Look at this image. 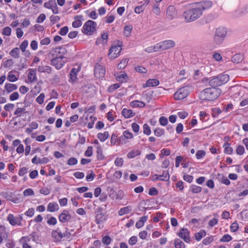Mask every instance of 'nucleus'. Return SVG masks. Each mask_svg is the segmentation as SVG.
<instances>
[{
  "instance_id": "2eb2a0df",
  "label": "nucleus",
  "mask_w": 248,
  "mask_h": 248,
  "mask_svg": "<svg viewBox=\"0 0 248 248\" xmlns=\"http://www.w3.org/2000/svg\"><path fill=\"white\" fill-rule=\"evenodd\" d=\"M64 63L65 62L62 59V57H56L51 61V64L55 66L57 69H61Z\"/></svg>"
},
{
  "instance_id": "37998d69",
  "label": "nucleus",
  "mask_w": 248,
  "mask_h": 248,
  "mask_svg": "<svg viewBox=\"0 0 248 248\" xmlns=\"http://www.w3.org/2000/svg\"><path fill=\"white\" fill-rule=\"evenodd\" d=\"M142 97L144 98V99L146 100L147 103H149L152 99V93L149 92H145L143 93Z\"/></svg>"
},
{
  "instance_id": "4d7b16f0",
  "label": "nucleus",
  "mask_w": 248,
  "mask_h": 248,
  "mask_svg": "<svg viewBox=\"0 0 248 248\" xmlns=\"http://www.w3.org/2000/svg\"><path fill=\"white\" fill-rule=\"evenodd\" d=\"M205 155V152L203 150H199L196 154V157L198 159L202 158Z\"/></svg>"
},
{
  "instance_id": "f3484780",
  "label": "nucleus",
  "mask_w": 248,
  "mask_h": 248,
  "mask_svg": "<svg viewBox=\"0 0 248 248\" xmlns=\"http://www.w3.org/2000/svg\"><path fill=\"white\" fill-rule=\"evenodd\" d=\"M51 235L52 238H54V241L55 242H59L61 239L64 237V235L61 232H58L56 230H53L52 232Z\"/></svg>"
},
{
  "instance_id": "0eeeda50",
  "label": "nucleus",
  "mask_w": 248,
  "mask_h": 248,
  "mask_svg": "<svg viewBox=\"0 0 248 248\" xmlns=\"http://www.w3.org/2000/svg\"><path fill=\"white\" fill-rule=\"evenodd\" d=\"M1 196L7 200L11 201L15 203H20L21 201L20 198L16 196L14 193L7 192H3L1 193Z\"/></svg>"
},
{
  "instance_id": "aec40b11",
  "label": "nucleus",
  "mask_w": 248,
  "mask_h": 248,
  "mask_svg": "<svg viewBox=\"0 0 248 248\" xmlns=\"http://www.w3.org/2000/svg\"><path fill=\"white\" fill-rule=\"evenodd\" d=\"M83 17L82 16H75L74 19L75 21L72 23V26L74 28H78L81 26L82 22L81 21V19Z\"/></svg>"
},
{
  "instance_id": "ddd939ff",
  "label": "nucleus",
  "mask_w": 248,
  "mask_h": 248,
  "mask_svg": "<svg viewBox=\"0 0 248 248\" xmlns=\"http://www.w3.org/2000/svg\"><path fill=\"white\" fill-rule=\"evenodd\" d=\"M167 18L171 20L176 17L177 11L173 6L170 5L166 11Z\"/></svg>"
},
{
  "instance_id": "a19ab883",
  "label": "nucleus",
  "mask_w": 248,
  "mask_h": 248,
  "mask_svg": "<svg viewBox=\"0 0 248 248\" xmlns=\"http://www.w3.org/2000/svg\"><path fill=\"white\" fill-rule=\"evenodd\" d=\"M128 60L126 59H123L121 62L118 64V68L119 69H124L127 64Z\"/></svg>"
},
{
  "instance_id": "cd10ccee",
  "label": "nucleus",
  "mask_w": 248,
  "mask_h": 248,
  "mask_svg": "<svg viewBox=\"0 0 248 248\" xmlns=\"http://www.w3.org/2000/svg\"><path fill=\"white\" fill-rule=\"evenodd\" d=\"M35 70L36 69H30L28 78L31 82H32L36 79Z\"/></svg>"
},
{
  "instance_id": "7c9ffc66",
  "label": "nucleus",
  "mask_w": 248,
  "mask_h": 248,
  "mask_svg": "<svg viewBox=\"0 0 248 248\" xmlns=\"http://www.w3.org/2000/svg\"><path fill=\"white\" fill-rule=\"evenodd\" d=\"M108 132L106 131L104 133H99L97 134L98 139L102 142L105 141L108 137Z\"/></svg>"
},
{
  "instance_id": "6ab92c4d",
  "label": "nucleus",
  "mask_w": 248,
  "mask_h": 248,
  "mask_svg": "<svg viewBox=\"0 0 248 248\" xmlns=\"http://www.w3.org/2000/svg\"><path fill=\"white\" fill-rule=\"evenodd\" d=\"M116 79L121 82H124L128 79V77L125 72L115 75Z\"/></svg>"
},
{
  "instance_id": "13d9d810",
  "label": "nucleus",
  "mask_w": 248,
  "mask_h": 248,
  "mask_svg": "<svg viewBox=\"0 0 248 248\" xmlns=\"http://www.w3.org/2000/svg\"><path fill=\"white\" fill-rule=\"evenodd\" d=\"M143 127L144 134H145L147 135H150L151 131L150 128L149 126V125L147 124H144L143 125Z\"/></svg>"
},
{
  "instance_id": "49530a36",
  "label": "nucleus",
  "mask_w": 248,
  "mask_h": 248,
  "mask_svg": "<svg viewBox=\"0 0 248 248\" xmlns=\"http://www.w3.org/2000/svg\"><path fill=\"white\" fill-rule=\"evenodd\" d=\"M191 191L194 193H199L202 191V187L195 185L191 186Z\"/></svg>"
},
{
  "instance_id": "a18cd8bd",
  "label": "nucleus",
  "mask_w": 248,
  "mask_h": 248,
  "mask_svg": "<svg viewBox=\"0 0 248 248\" xmlns=\"http://www.w3.org/2000/svg\"><path fill=\"white\" fill-rule=\"evenodd\" d=\"M56 4L55 0H50L48 2L45 3L44 6L46 8L51 9Z\"/></svg>"
},
{
  "instance_id": "7ed1b4c3",
  "label": "nucleus",
  "mask_w": 248,
  "mask_h": 248,
  "mask_svg": "<svg viewBox=\"0 0 248 248\" xmlns=\"http://www.w3.org/2000/svg\"><path fill=\"white\" fill-rule=\"evenodd\" d=\"M229 80V76L227 74L220 75L214 77L209 80V85L211 88H217L225 84Z\"/></svg>"
},
{
  "instance_id": "b1692460",
  "label": "nucleus",
  "mask_w": 248,
  "mask_h": 248,
  "mask_svg": "<svg viewBox=\"0 0 248 248\" xmlns=\"http://www.w3.org/2000/svg\"><path fill=\"white\" fill-rule=\"evenodd\" d=\"M131 210L132 207L131 206H127L120 209L118 212V215L120 216H122L124 214H129Z\"/></svg>"
},
{
  "instance_id": "e433bc0d",
  "label": "nucleus",
  "mask_w": 248,
  "mask_h": 248,
  "mask_svg": "<svg viewBox=\"0 0 248 248\" xmlns=\"http://www.w3.org/2000/svg\"><path fill=\"white\" fill-rule=\"evenodd\" d=\"M206 235V232L205 231L202 230L200 232L195 233V238L197 241H200L202 237Z\"/></svg>"
},
{
  "instance_id": "72a5a7b5",
  "label": "nucleus",
  "mask_w": 248,
  "mask_h": 248,
  "mask_svg": "<svg viewBox=\"0 0 248 248\" xmlns=\"http://www.w3.org/2000/svg\"><path fill=\"white\" fill-rule=\"evenodd\" d=\"M95 221L96 223L100 224L106 220V217L103 214H96Z\"/></svg>"
},
{
  "instance_id": "2f4dec72",
  "label": "nucleus",
  "mask_w": 248,
  "mask_h": 248,
  "mask_svg": "<svg viewBox=\"0 0 248 248\" xmlns=\"http://www.w3.org/2000/svg\"><path fill=\"white\" fill-rule=\"evenodd\" d=\"M131 106L132 107H140L143 108L145 106L144 102L142 101H140L139 100H135L131 102Z\"/></svg>"
},
{
  "instance_id": "bb28decb",
  "label": "nucleus",
  "mask_w": 248,
  "mask_h": 248,
  "mask_svg": "<svg viewBox=\"0 0 248 248\" xmlns=\"http://www.w3.org/2000/svg\"><path fill=\"white\" fill-rule=\"evenodd\" d=\"M243 56L241 54H236L232 58V61L236 63L240 62L243 60Z\"/></svg>"
},
{
  "instance_id": "9d476101",
  "label": "nucleus",
  "mask_w": 248,
  "mask_h": 248,
  "mask_svg": "<svg viewBox=\"0 0 248 248\" xmlns=\"http://www.w3.org/2000/svg\"><path fill=\"white\" fill-rule=\"evenodd\" d=\"M177 235L186 243H189L190 241L189 232L186 228L181 229L180 232L177 233Z\"/></svg>"
},
{
  "instance_id": "20e7f679",
  "label": "nucleus",
  "mask_w": 248,
  "mask_h": 248,
  "mask_svg": "<svg viewBox=\"0 0 248 248\" xmlns=\"http://www.w3.org/2000/svg\"><path fill=\"white\" fill-rule=\"evenodd\" d=\"M96 23L89 20L87 21L82 27V32L88 35H91L96 30Z\"/></svg>"
},
{
  "instance_id": "423d86ee",
  "label": "nucleus",
  "mask_w": 248,
  "mask_h": 248,
  "mask_svg": "<svg viewBox=\"0 0 248 248\" xmlns=\"http://www.w3.org/2000/svg\"><path fill=\"white\" fill-rule=\"evenodd\" d=\"M226 31L224 28H218L217 29L214 37V41L217 45L221 44L226 36Z\"/></svg>"
},
{
  "instance_id": "c9c22d12",
  "label": "nucleus",
  "mask_w": 248,
  "mask_h": 248,
  "mask_svg": "<svg viewBox=\"0 0 248 248\" xmlns=\"http://www.w3.org/2000/svg\"><path fill=\"white\" fill-rule=\"evenodd\" d=\"M174 246L175 248H185V244L179 239H176L175 240Z\"/></svg>"
},
{
  "instance_id": "a211bd4d",
  "label": "nucleus",
  "mask_w": 248,
  "mask_h": 248,
  "mask_svg": "<svg viewBox=\"0 0 248 248\" xmlns=\"http://www.w3.org/2000/svg\"><path fill=\"white\" fill-rule=\"evenodd\" d=\"M7 220L13 226L15 225H20V219L17 217H15L13 215L9 214L7 217Z\"/></svg>"
},
{
  "instance_id": "dca6fc26",
  "label": "nucleus",
  "mask_w": 248,
  "mask_h": 248,
  "mask_svg": "<svg viewBox=\"0 0 248 248\" xmlns=\"http://www.w3.org/2000/svg\"><path fill=\"white\" fill-rule=\"evenodd\" d=\"M71 218V215L67 211H63L59 217V220L62 223L69 221Z\"/></svg>"
},
{
  "instance_id": "69168bd1",
  "label": "nucleus",
  "mask_w": 248,
  "mask_h": 248,
  "mask_svg": "<svg viewBox=\"0 0 248 248\" xmlns=\"http://www.w3.org/2000/svg\"><path fill=\"white\" fill-rule=\"evenodd\" d=\"M213 240L214 239L213 236L207 237L203 240L202 243L204 245H207L211 243Z\"/></svg>"
},
{
  "instance_id": "09e8293b",
  "label": "nucleus",
  "mask_w": 248,
  "mask_h": 248,
  "mask_svg": "<svg viewBox=\"0 0 248 248\" xmlns=\"http://www.w3.org/2000/svg\"><path fill=\"white\" fill-rule=\"evenodd\" d=\"M7 79L10 82H15L17 80V78L15 75L12 74V72L10 71L8 73Z\"/></svg>"
},
{
  "instance_id": "5fc2aeb1",
  "label": "nucleus",
  "mask_w": 248,
  "mask_h": 248,
  "mask_svg": "<svg viewBox=\"0 0 248 248\" xmlns=\"http://www.w3.org/2000/svg\"><path fill=\"white\" fill-rule=\"evenodd\" d=\"M34 195V192L33 190L31 188H28L25 189L23 192V195L25 197L29 196H32Z\"/></svg>"
},
{
  "instance_id": "79ce46f5",
  "label": "nucleus",
  "mask_w": 248,
  "mask_h": 248,
  "mask_svg": "<svg viewBox=\"0 0 248 248\" xmlns=\"http://www.w3.org/2000/svg\"><path fill=\"white\" fill-rule=\"evenodd\" d=\"M165 133L164 129L160 128H156L154 130V134L157 137H160L163 135Z\"/></svg>"
},
{
  "instance_id": "6e6d98bb",
  "label": "nucleus",
  "mask_w": 248,
  "mask_h": 248,
  "mask_svg": "<svg viewBox=\"0 0 248 248\" xmlns=\"http://www.w3.org/2000/svg\"><path fill=\"white\" fill-rule=\"evenodd\" d=\"M97 158L99 160H102L103 159L104 156L102 154V149L101 147L98 146L97 148Z\"/></svg>"
},
{
  "instance_id": "9b49d317",
  "label": "nucleus",
  "mask_w": 248,
  "mask_h": 248,
  "mask_svg": "<svg viewBox=\"0 0 248 248\" xmlns=\"http://www.w3.org/2000/svg\"><path fill=\"white\" fill-rule=\"evenodd\" d=\"M53 51V56H55L56 57H62V59L64 58L63 55L67 52L66 49L63 47H56L54 49Z\"/></svg>"
},
{
  "instance_id": "603ef678",
  "label": "nucleus",
  "mask_w": 248,
  "mask_h": 248,
  "mask_svg": "<svg viewBox=\"0 0 248 248\" xmlns=\"http://www.w3.org/2000/svg\"><path fill=\"white\" fill-rule=\"evenodd\" d=\"M25 108H17L14 112V115L20 116L22 113H24Z\"/></svg>"
},
{
  "instance_id": "f03ea898",
  "label": "nucleus",
  "mask_w": 248,
  "mask_h": 248,
  "mask_svg": "<svg viewBox=\"0 0 248 248\" xmlns=\"http://www.w3.org/2000/svg\"><path fill=\"white\" fill-rule=\"evenodd\" d=\"M204 9L203 7H196L190 9L184 13L186 22H190L196 20L202 15V11Z\"/></svg>"
},
{
  "instance_id": "c03bdc74",
  "label": "nucleus",
  "mask_w": 248,
  "mask_h": 248,
  "mask_svg": "<svg viewBox=\"0 0 248 248\" xmlns=\"http://www.w3.org/2000/svg\"><path fill=\"white\" fill-rule=\"evenodd\" d=\"M145 51L146 52H149V53L152 52L153 51H155V52L159 51L158 45L157 44L156 46H149L145 49Z\"/></svg>"
},
{
  "instance_id": "774afa93",
  "label": "nucleus",
  "mask_w": 248,
  "mask_h": 248,
  "mask_svg": "<svg viewBox=\"0 0 248 248\" xmlns=\"http://www.w3.org/2000/svg\"><path fill=\"white\" fill-rule=\"evenodd\" d=\"M244 151H245V149H244V147L241 145H239L238 146H237V147L236 148V152L237 154H238L239 155H242L244 154Z\"/></svg>"
},
{
  "instance_id": "6e6552de",
  "label": "nucleus",
  "mask_w": 248,
  "mask_h": 248,
  "mask_svg": "<svg viewBox=\"0 0 248 248\" xmlns=\"http://www.w3.org/2000/svg\"><path fill=\"white\" fill-rule=\"evenodd\" d=\"M120 46H112L109 50L108 56L110 59H114L120 53L122 50Z\"/></svg>"
},
{
  "instance_id": "f257e3e1",
  "label": "nucleus",
  "mask_w": 248,
  "mask_h": 248,
  "mask_svg": "<svg viewBox=\"0 0 248 248\" xmlns=\"http://www.w3.org/2000/svg\"><path fill=\"white\" fill-rule=\"evenodd\" d=\"M221 93V90L217 88H208L200 93V98L203 100L213 101L216 99Z\"/></svg>"
},
{
  "instance_id": "de8ad7c7",
  "label": "nucleus",
  "mask_w": 248,
  "mask_h": 248,
  "mask_svg": "<svg viewBox=\"0 0 248 248\" xmlns=\"http://www.w3.org/2000/svg\"><path fill=\"white\" fill-rule=\"evenodd\" d=\"M120 87V84L119 83H115L111 86H110L108 88V92H113L115 90L117 89Z\"/></svg>"
},
{
  "instance_id": "c756f323",
  "label": "nucleus",
  "mask_w": 248,
  "mask_h": 248,
  "mask_svg": "<svg viewBox=\"0 0 248 248\" xmlns=\"http://www.w3.org/2000/svg\"><path fill=\"white\" fill-rule=\"evenodd\" d=\"M147 216H143L140 217V219L136 222V227L137 228L142 227L144 225V223L147 221Z\"/></svg>"
},
{
  "instance_id": "ea45409f",
  "label": "nucleus",
  "mask_w": 248,
  "mask_h": 248,
  "mask_svg": "<svg viewBox=\"0 0 248 248\" xmlns=\"http://www.w3.org/2000/svg\"><path fill=\"white\" fill-rule=\"evenodd\" d=\"M132 30V26L131 25H126L124 28V34L128 37L130 36L131 31Z\"/></svg>"
},
{
  "instance_id": "f704fd0d",
  "label": "nucleus",
  "mask_w": 248,
  "mask_h": 248,
  "mask_svg": "<svg viewBox=\"0 0 248 248\" xmlns=\"http://www.w3.org/2000/svg\"><path fill=\"white\" fill-rule=\"evenodd\" d=\"M140 152L139 150H132L128 153L127 156L129 158H132L136 156L140 155Z\"/></svg>"
},
{
  "instance_id": "052dcab7",
  "label": "nucleus",
  "mask_w": 248,
  "mask_h": 248,
  "mask_svg": "<svg viewBox=\"0 0 248 248\" xmlns=\"http://www.w3.org/2000/svg\"><path fill=\"white\" fill-rule=\"evenodd\" d=\"M28 45V42L27 40H24L23 42H22L20 46V49L21 50L22 52H25L26 47H27Z\"/></svg>"
},
{
  "instance_id": "412c9836",
  "label": "nucleus",
  "mask_w": 248,
  "mask_h": 248,
  "mask_svg": "<svg viewBox=\"0 0 248 248\" xmlns=\"http://www.w3.org/2000/svg\"><path fill=\"white\" fill-rule=\"evenodd\" d=\"M159 84V81L157 79H148L146 83V85H144L143 87H154L156 86Z\"/></svg>"
},
{
  "instance_id": "e2e57ef3",
  "label": "nucleus",
  "mask_w": 248,
  "mask_h": 248,
  "mask_svg": "<svg viewBox=\"0 0 248 248\" xmlns=\"http://www.w3.org/2000/svg\"><path fill=\"white\" fill-rule=\"evenodd\" d=\"M135 70L140 73H146L147 72V70L145 67L141 66L136 67Z\"/></svg>"
},
{
  "instance_id": "5701e85b",
  "label": "nucleus",
  "mask_w": 248,
  "mask_h": 248,
  "mask_svg": "<svg viewBox=\"0 0 248 248\" xmlns=\"http://www.w3.org/2000/svg\"><path fill=\"white\" fill-rule=\"evenodd\" d=\"M5 89L7 93H9L17 89V86L16 84L7 83L5 85Z\"/></svg>"
},
{
  "instance_id": "1a4fd4ad",
  "label": "nucleus",
  "mask_w": 248,
  "mask_h": 248,
  "mask_svg": "<svg viewBox=\"0 0 248 248\" xmlns=\"http://www.w3.org/2000/svg\"><path fill=\"white\" fill-rule=\"evenodd\" d=\"M159 51L169 49L175 46V43L172 40H166L157 44Z\"/></svg>"
},
{
  "instance_id": "393cba45",
  "label": "nucleus",
  "mask_w": 248,
  "mask_h": 248,
  "mask_svg": "<svg viewBox=\"0 0 248 248\" xmlns=\"http://www.w3.org/2000/svg\"><path fill=\"white\" fill-rule=\"evenodd\" d=\"M38 72L41 73H50L51 71V68L50 66L47 65H40L37 68Z\"/></svg>"
},
{
  "instance_id": "4be33fe9",
  "label": "nucleus",
  "mask_w": 248,
  "mask_h": 248,
  "mask_svg": "<svg viewBox=\"0 0 248 248\" xmlns=\"http://www.w3.org/2000/svg\"><path fill=\"white\" fill-rule=\"evenodd\" d=\"M112 192L111 193H110V194L109 195V196L112 198V199H114L115 198L116 200H121L123 198V191L120 190L118 191V193H116L115 192V191L113 190H112L111 191Z\"/></svg>"
},
{
  "instance_id": "3c124183",
  "label": "nucleus",
  "mask_w": 248,
  "mask_h": 248,
  "mask_svg": "<svg viewBox=\"0 0 248 248\" xmlns=\"http://www.w3.org/2000/svg\"><path fill=\"white\" fill-rule=\"evenodd\" d=\"M117 142L119 143V138H117V136L116 134L113 133L111 135V139H110V143L114 145Z\"/></svg>"
},
{
  "instance_id": "c85d7f7f",
  "label": "nucleus",
  "mask_w": 248,
  "mask_h": 248,
  "mask_svg": "<svg viewBox=\"0 0 248 248\" xmlns=\"http://www.w3.org/2000/svg\"><path fill=\"white\" fill-rule=\"evenodd\" d=\"M59 209V206L57 203H49L47 206V210L53 212Z\"/></svg>"
},
{
  "instance_id": "4468645a",
  "label": "nucleus",
  "mask_w": 248,
  "mask_h": 248,
  "mask_svg": "<svg viewBox=\"0 0 248 248\" xmlns=\"http://www.w3.org/2000/svg\"><path fill=\"white\" fill-rule=\"evenodd\" d=\"M133 134L130 132L128 130H125L123 133V136L119 137V143L123 144L126 143L125 139H131L133 138Z\"/></svg>"
},
{
  "instance_id": "864d4df0",
  "label": "nucleus",
  "mask_w": 248,
  "mask_h": 248,
  "mask_svg": "<svg viewBox=\"0 0 248 248\" xmlns=\"http://www.w3.org/2000/svg\"><path fill=\"white\" fill-rule=\"evenodd\" d=\"M11 29L9 27H5L2 31V34L6 36H10L11 34Z\"/></svg>"
},
{
  "instance_id": "4c0bfd02",
  "label": "nucleus",
  "mask_w": 248,
  "mask_h": 248,
  "mask_svg": "<svg viewBox=\"0 0 248 248\" xmlns=\"http://www.w3.org/2000/svg\"><path fill=\"white\" fill-rule=\"evenodd\" d=\"M160 176L162 177V179H160L161 181H168L170 180V175L168 170H164L162 174L160 175Z\"/></svg>"
},
{
  "instance_id": "0e129e2a",
  "label": "nucleus",
  "mask_w": 248,
  "mask_h": 248,
  "mask_svg": "<svg viewBox=\"0 0 248 248\" xmlns=\"http://www.w3.org/2000/svg\"><path fill=\"white\" fill-rule=\"evenodd\" d=\"M45 98V94L43 93H41L36 98V101L39 104H42L44 102V99Z\"/></svg>"
},
{
  "instance_id": "473e14b6",
  "label": "nucleus",
  "mask_w": 248,
  "mask_h": 248,
  "mask_svg": "<svg viewBox=\"0 0 248 248\" xmlns=\"http://www.w3.org/2000/svg\"><path fill=\"white\" fill-rule=\"evenodd\" d=\"M19 49L18 47H16L11 50L9 54L12 57L15 58H17L19 56Z\"/></svg>"
},
{
  "instance_id": "8fccbe9b",
  "label": "nucleus",
  "mask_w": 248,
  "mask_h": 248,
  "mask_svg": "<svg viewBox=\"0 0 248 248\" xmlns=\"http://www.w3.org/2000/svg\"><path fill=\"white\" fill-rule=\"evenodd\" d=\"M102 243L104 245H108L111 243V238L108 235H106L102 238Z\"/></svg>"
},
{
  "instance_id": "bf43d9fd",
  "label": "nucleus",
  "mask_w": 248,
  "mask_h": 248,
  "mask_svg": "<svg viewBox=\"0 0 248 248\" xmlns=\"http://www.w3.org/2000/svg\"><path fill=\"white\" fill-rule=\"evenodd\" d=\"M124 160L122 158L117 157L116 158L114 164L116 166L121 167L123 165Z\"/></svg>"
},
{
  "instance_id": "58836bf2",
  "label": "nucleus",
  "mask_w": 248,
  "mask_h": 248,
  "mask_svg": "<svg viewBox=\"0 0 248 248\" xmlns=\"http://www.w3.org/2000/svg\"><path fill=\"white\" fill-rule=\"evenodd\" d=\"M225 147L224 153L227 154L231 155L232 153L233 149L232 147H230V144L228 143H225L224 144Z\"/></svg>"
},
{
  "instance_id": "680f3d73",
  "label": "nucleus",
  "mask_w": 248,
  "mask_h": 248,
  "mask_svg": "<svg viewBox=\"0 0 248 248\" xmlns=\"http://www.w3.org/2000/svg\"><path fill=\"white\" fill-rule=\"evenodd\" d=\"M159 123L161 125L165 126L168 124V119L164 116H162L159 119Z\"/></svg>"
},
{
  "instance_id": "f8f14e48",
  "label": "nucleus",
  "mask_w": 248,
  "mask_h": 248,
  "mask_svg": "<svg viewBox=\"0 0 248 248\" xmlns=\"http://www.w3.org/2000/svg\"><path fill=\"white\" fill-rule=\"evenodd\" d=\"M94 75L97 78H103L105 74V69L100 65H96L95 67Z\"/></svg>"
},
{
  "instance_id": "39448f33",
  "label": "nucleus",
  "mask_w": 248,
  "mask_h": 248,
  "mask_svg": "<svg viewBox=\"0 0 248 248\" xmlns=\"http://www.w3.org/2000/svg\"><path fill=\"white\" fill-rule=\"evenodd\" d=\"M191 90L190 86H185L179 89L174 94L176 100H181L186 97Z\"/></svg>"
},
{
  "instance_id": "338daca9",
  "label": "nucleus",
  "mask_w": 248,
  "mask_h": 248,
  "mask_svg": "<svg viewBox=\"0 0 248 248\" xmlns=\"http://www.w3.org/2000/svg\"><path fill=\"white\" fill-rule=\"evenodd\" d=\"M14 64V62L12 59H8L4 62V67L8 68L12 66Z\"/></svg>"
},
{
  "instance_id": "a878e982",
  "label": "nucleus",
  "mask_w": 248,
  "mask_h": 248,
  "mask_svg": "<svg viewBox=\"0 0 248 248\" xmlns=\"http://www.w3.org/2000/svg\"><path fill=\"white\" fill-rule=\"evenodd\" d=\"M122 115L126 118H129L135 115L132 110L124 108L122 111Z\"/></svg>"
}]
</instances>
